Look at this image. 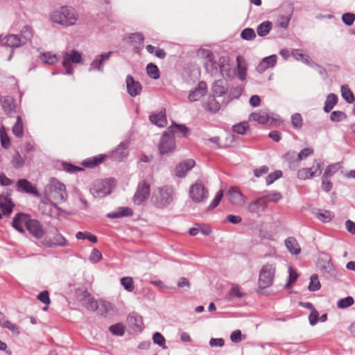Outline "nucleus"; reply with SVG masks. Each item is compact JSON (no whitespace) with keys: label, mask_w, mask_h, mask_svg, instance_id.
I'll list each match as a JSON object with an SVG mask.
<instances>
[{"label":"nucleus","mask_w":355,"mask_h":355,"mask_svg":"<svg viewBox=\"0 0 355 355\" xmlns=\"http://www.w3.org/2000/svg\"><path fill=\"white\" fill-rule=\"evenodd\" d=\"M266 203L268 202H277L282 198V195L278 191H272L263 196Z\"/></svg>","instance_id":"49530a36"},{"label":"nucleus","mask_w":355,"mask_h":355,"mask_svg":"<svg viewBox=\"0 0 355 355\" xmlns=\"http://www.w3.org/2000/svg\"><path fill=\"white\" fill-rule=\"evenodd\" d=\"M63 169L70 173H76L77 171H83V168L79 166H74L70 163L63 162L62 164Z\"/></svg>","instance_id":"69168bd1"},{"label":"nucleus","mask_w":355,"mask_h":355,"mask_svg":"<svg viewBox=\"0 0 355 355\" xmlns=\"http://www.w3.org/2000/svg\"><path fill=\"white\" fill-rule=\"evenodd\" d=\"M245 294L240 291L238 286H234L226 295V300L231 301L233 298H242Z\"/></svg>","instance_id":"37998d69"},{"label":"nucleus","mask_w":355,"mask_h":355,"mask_svg":"<svg viewBox=\"0 0 355 355\" xmlns=\"http://www.w3.org/2000/svg\"><path fill=\"white\" fill-rule=\"evenodd\" d=\"M272 28V23L266 21L260 24L257 28V34L261 37L267 35Z\"/></svg>","instance_id":"58836bf2"},{"label":"nucleus","mask_w":355,"mask_h":355,"mask_svg":"<svg viewBox=\"0 0 355 355\" xmlns=\"http://www.w3.org/2000/svg\"><path fill=\"white\" fill-rule=\"evenodd\" d=\"M12 164L13 167L15 168H21L24 164V160L22 157L20 155L19 152H17L12 157Z\"/></svg>","instance_id":"bf43d9fd"},{"label":"nucleus","mask_w":355,"mask_h":355,"mask_svg":"<svg viewBox=\"0 0 355 355\" xmlns=\"http://www.w3.org/2000/svg\"><path fill=\"white\" fill-rule=\"evenodd\" d=\"M354 298L351 296H347L339 300L337 302V306L339 309H346L354 304Z\"/></svg>","instance_id":"09e8293b"},{"label":"nucleus","mask_w":355,"mask_h":355,"mask_svg":"<svg viewBox=\"0 0 355 355\" xmlns=\"http://www.w3.org/2000/svg\"><path fill=\"white\" fill-rule=\"evenodd\" d=\"M204 108L211 112L216 113L220 109V103L216 100L214 96H209L206 101L203 103Z\"/></svg>","instance_id":"a878e982"},{"label":"nucleus","mask_w":355,"mask_h":355,"mask_svg":"<svg viewBox=\"0 0 355 355\" xmlns=\"http://www.w3.org/2000/svg\"><path fill=\"white\" fill-rule=\"evenodd\" d=\"M189 193L190 198L195 203L205 202L209 197V191L200 180L191 185Z\"/></svg>","instance_id":"39448f33"},{"label":"nucleus","mask_w":355,"mask_h":355,"mask_svg":"<svg viewBox=\"0 0 355 355\" xmlns=\"http://www.w3.org/2000/svg\"><path fill=\"white\" fill-rule=\"evenodd\" d=\"M338 102V97L334 94H329L326 99L324 111L327 113L329 112Z\"/></svg>","instance_id":"4c0bfd02"},{"label":"nucleus","mask_w":355,"mask_h":355,"mask_svg":"<svg viewBox=\"0 0 355 355\" xmlns=\"http://www.w3.org/2000/svg\"><path fill=\"white\" fill-rule=\"evenodd\" d=\"M127 92L132 97H135L140 94L142 90V86L139 81H136L131 75H128L125 80Z\"/></svg>","instance_id":"dca6fc26"},{"label":"nucleus","mask_w":355,"mask_h":355,"mask_svg":"<svg viewBox=\"0 0 355 355\" xmlns=\"http://www.w3.org/2000/svg\"><path fill=\"white\" fill-rule=\"evenodd\" d=\"M249 128V125L248 122L243 121L233 125L232 130L234 132H236L240 135H243L245 133L247 130Z\"/></svg>","instance_id":"4d7b16f0"},{"label":"nucleus","mask_w":355,"mask_h":355,"mask_svg":"<svg viewBox=\"0 0 355 355\" xmlns=\"http://www.w3.org/2000/svg\"><path fill=\"white\" fill-rule=\"evenodd\" d=\"M342 97L349 103L355 101L353 92L347 85H343L340 87Z\"/></svg>","instance_id":"c9c22d12"},{"label":"nucleus","mask_w":355,"mask_h":355,"mask_svg":"<svg viewBox=\"0 0 355 355\" xmlns=\"http://www.w3.org/2000/svg\"><path fill=\"white\" fill-rule=\"evenodd\" d=\"M82 304L88 310L94 311L95 306L96 305V300H95L89 294L86 293L80 300Z\"/></svg>","instance_id":"e433bc0d"},{"label":"nucleus","mask_w":355,"mask_h":355,"mask_svg":"<svg viewBox=\"0 0 355 355\" xmlns=\"http://www.w3.org/2000/svg\"><path fill=\"white\" fill-rule=\"evenodd\" d=\"M147 74L153 79L157 80L159 78V71L158 67L153 64L149 63L146 66Z\"/></svg>","instance_id":"c03bdc74"},{"label":"nucleus","mask_w":355,"mask_h":355,"mask_svg":"<svg viewBox=\"0 0 355 355\" xmlns=\"http://www.w3.org/2000/svg\"><path fill=\"white\" fill-rule=\"evenodd\" d=\"M14 204L12 203L11 198L5 196H0V220L3 216L8 217L12 212Z\"/></svg>","instance_id":"f3484780"},{"label":"nucleus","mask_w":355,"mask_h":355,"mask_svg":"<svg viewBox=\"0 0 355 355\" xmlns=\"http://www.w3.org/2000/svg\"><path fill=\"white\" fill-rule=\"evenodd\" d=\"M291 123L294 128L300 129L303 125L302 116L300 113H295L291 116Z\"/></svg>","instance_id":"6e6d98bb"},{"label":"nucleus","mask_w":355,"mask_h":355,"mask_svg":"<svg viewBox=\"0 0 355 355\" xmlns=\"http://www.w3.org/2000/svg\"><path fill=\"white\" fill-rule=\"evenodd\" d=\"M26 228L29 232V233L37 239H42L45 233L40 222H39L37 220L31 218L29 216Z\"/></svg>","instance_id":"ddd939ff"},{"label":"nucleus","mask_w":355,"mask_h":355,"mask_svg":"<svg viewBox=\"0 0 355 355\" xmlns=\"http://www.w3.org/2000/svg\"><path fill=\"white\" fill-rule=\"evenodd\" d=\"M103 157H101L100 158L93 157L92 159H88L83 161L82 164L85 167L93 168L101 164L103 161Z\"/></svg>","instance_id":"5fc2aeb1"},{"label":"nucleus","mask_w":355,"mask_h":355,"mask_svg":"<svg viewBox=\"0 0 355 355\" xmlns=\"http://www.w3.org/2000/svg\"><path fill=\"white\" fill-rule=\"evenodd\" d=\"M266 208L267 204L263 196L250 202L248 205V210L253 214L263 211Z\"/></svg>","instance_id":"6ab92c4d"},{"label":"nucleus","mask_w":355,"mask_h":355,"mask_svg":"<svg viewBox=\"0 0 355 355\" xmlns=\"http://www.w3.org/2000/svg\"><path fill=\"white\" fill-rule=\"evenodd\" d=\"M32 37V28L28 26H25L19 34L8 35L1 40V43L3 46L15 49L26 44L31 40Z\"/></svg>","instance_id":"7ed1b4c3"},{"label":"nucleus","mask_w":355,"mask_h":355,"mask_svg":"<svg viewBox=\"0 0 355 355\" xmlns=\"http://www.w3.org/2000/svg\"><path fill=\"white\" fill-rule=\"evenodd\" d=\"M212 91L215 94L221 96L227 92V87L223 80H218L214 83Z\"/></svg>","instance_id":"2f4dec72"},{"label":"nucleus","mask_w":355,"mask_h":355,"mask_svg":"<svg viewBox=\"0 0 355 355\" xmlns=\"http://www.w3.org/2000/svg\"><path fill=\"white\" fill-rule=\"evenodd\" d=\"M133 214L132 209L129 207H119L117 211L109 213L107 217L109 218H119L125 216H131Z\"/></svg>","instance_id":"c756f323"},{"label":"nucleus","mask_w":355,"mask_h":355,"mask_svg":"<svg viewBox=\"0 0 355 355\" xmlns=\"http://www.w3.org/2000/svg\"><path fill=\"white\" fill-rule=\"evenodd\" d=\"M153 340L154 343L162 347L163 349L166 348L165 345L166 340L164 337L159 332H156L153 334Z\"/></svg>","instance_id":"e2e57ef3"},{"label":"nucleus","mask_w":355,"mask_h":355,"mask_svg":"<svg viewBox=\"0 0 355 355\" xmlns=\"http://www.w3.org/2000/svg\"><path fill=\"white\" fill-rule=\"evenodd\" d=\"M50 19L53 23L63 26H70L76 24L78 14L74 8L70 6H62L51 13Z\"/></svg>","instance_id":"f03ea898"},{"label":"nucleus","mask_w":355,"mask_h":355,"mask_svg":"<svg viewBox=\"0 0 355 355\" xmlns=\"http://www.w3.org/2000/svg\"><path fill=\"white\" fill-rule=\"evenodd\" d=\"M250 119L259 123L265 124L269 120V116L265 111L253 112L250 114Z\"/></svg>","instance_id":"473e14b6"},{"label":"nucleus","mask_w":355,"mask_h":355,"mask_svg":"<svg viewBox=\"0 0 355 355\" xmlns=\"http://www.w3.org/2000/svg\"><path fill=\"white\" fill-rule=\"evenodd\" d=\"M128 322L129 326L135 331H140L142 329L143 320L142 317L136 313L130 314L128 317Z\"/></svg>","instance_id":"4be33fe9"},{"label":"nucleus","mask_w":355,"mask_h":355,"mask_svg":"<svg viewBox=\"0 0 355 355\" xmlns=\"http://www.w3.org/2000/svg\"><path fill=\"white\" fill-rule=\"evenodd\" d=\"M19 190L24 191L27 193H31L38 196L36 189L32 184L25 179L19 180L17 182Z\"/></svg>","instance_id":"cd10ccee"},{"label":"nucleus","mask_w":355,"mask_h":355,"mask_svg":"<svg viewBox=\"0 0 355 355\" xmlns=\"http://www.w3.org/2000/svg\"><path fill=\"white\" fill-rule=\"evenodd\" d=\"M237 76L241 80H244L247 76V64L241 55L236 57Z\"/></svg>","instance_id":"393cba45"},{"label":"nucleus","mask_w":355,"mask_h":355,"mask_svg":"<svg viewBox=\"0 0 355 355\" xmlns=\"http://www.w3.org/2000/svg\"><path fill=\"white\" fill-rule=\"evenodd\" d=\"M342 20L347 26H351L355 21V14L352 12L344 13L342 16Z\"/></svg>","instance_id":"338daca9"},{"label":"nucleus","mask_w":355,"mask_h":355,"mask_svg":"<svg viewBox=\"0 0 355 355\" xmlns=\"http://www.w3.org/2000/svg\"><path fill=\"white\" fill-rule=\"evenodd\" d=\"M150 184L147 182H139L133 196L134 203L137 205H141L150 196Z\"/></svg>","instance_id":"9b49d317"},{"label":"nucleus","mask_w":355,"mask_h":355,"mask_svg":"<svg viewBox=\"0 0 355 355\" xmlns=\"http://www.w3.org/2000/svg\"><path fill=\"white\" fill-rule=\"evenodd\" d=\"M128 144L127 142H121L114 152V156L119 159H123L128 155Z\"/></svg>","instance_id":"72a5a7b5"},{"label":"nucleus","mask_w":355,"mask_h":355,"mask_svg":"<svg viewBox=\"0 0 355 355\" xmlns=\"http://www.w3.org/2000/svg\"><path fill=\"white\" fill-rule=\"evenodd\" d=\"M0 140L1 146L7 149L10 146V140L6 131L4 126L0 128Z\"/></svg>","instance_id":"a18cd8bd"},{"label":"nucleus","mask_w":355,"mask_h":355,"mask_svg":"<svg viewBox=\"0 0 355 355\" xmlns=\"http://www.w3.org/2000/svg\"><path fill=\"white\" fill-rule=\"evenodd\" d=\"M167 131L172 135L175 133H179L184 137H187L190 133V130L185 125L177 123H173L168 128Z\"/></svg>","instance_id":"b1692460"},{"label":"nucleus","mask_w":355,"mask_h":355,"mask_svg":"<svg viewBox=\"0 0 355 355\" xmlns=\"http://www.w3.org/2000/svg\"><path fill=\"white\" fill-rule=\"evenodd\" d=\"M112 54V52L109 51V52L104 53L96 55L95 57V58L93 60V61L92 62V63L89 67V71L97 70L98 71L102 72L103 71V67H104L105 62L110 58V56Z\"/></svg>","instance_id":"2eb2a0df"},{"label":"nucleus","mask_w":355,"mask_h":355,"mask_svg":"<svg viewBox=\"0 0 355 355\" xmlns=\"http://www.w3.org/2000/svg\"><path fill=\"white\" fill-rule=\"evenodd\" d=\"M102 259L101 252L96 248H94L89 256V260L92 263H97Z\"/></svg>","instance_id":"774afa93"},{"label":"nucleus","mask_w":355,"mask_h":355,"mask_svg":"<svg viewBox=\"0 0 355 355\" xmlns=\"http://www.w3.org/2000/svg\"><path fill=\"white\" fill-rule=\"evenodd\" d=\"M67 246L68 242L66 239L58 232H56L52 241H50L49 246Z\"/></svg>","instance_id":"f704fd0d"},{"label":"nucleus","mask_w":355,"mask_h":355,"mask_svg":"<svg viewBox=\"0 0 355 355\" xmlns=\"http://www.w3.org/2000/svg\"><path fill=\"white\" fill-rule=\"evenodd\" d=\"M28 215L19 213L13 218L12 226L21 233L24 232L23 226L26 225Z\"/></svg>","instance_id":"412c9836"},{"label":"nucleus","mask_w":355,"mask_h":355,"mask_svg":"<svg viewBox=\"0 0 355 355\" xmlns=\"http://www.w3.org/2000/svg\"><path fill=\"white\" fill-rule=\"evenodd\" d=\"M330 168H326L322 178V189L326 192H329L333 187L332 182L329 180L328 175L330 174Z\"/></svg>","instance_id":"79ce46f5"},{"label":"nucleus","mask_w":355,"mask_h":355,"mask_svg":"<svg viewBox=\"0 0 355 355\" xmlns=\"http://www.w3.org/2000/svg\"><path fill=\"white\" fill-rule=\"evenodd\" d=\"M110 331L116 336H121L124 334V327L122 324L117 323L113 325H111L109 328Z\"/></svg>","instance_id":"13d9d810"},{"label":"nucleus","mask_w":355,"mask_h":355,"mask_svg":"<svg viewBox=\"0 0 355 355\" xmlns=\"http://www.w3.org/2000/svg\"><path fill=\"white\" fill-rule=\"evenodd\" d=\"M282 176V172L281 171H275L273 173H270L266 178V184L270 185L272 184L276 180L279 179Z\"/></svg>","instance_id":"0e129e2a"},{"label":"nucleus","mask_w":355,"mask_h":355,"mask_svg":"<svg viewBox=\"0 0 355 355\" xmlns=\"http://www.w3.org/2000/svg\"><path fill=\"white\" fill-rule=\"evenodd\" d=\"M318 267L326 279H332L336 278L337 271L331 262V258L328 256H325V257L319 260Z\"/></svg>","instance_id":"9d476101"},{"label":"nucleus","mask_w":355,"mask_h":355,"mask_svg":"<svg viewBox=\"0 0 355 355\" xmlns=\"http://www.w3.org/2000/svg\"><path fill=\"white\" fill-rule=\"evenodd\" d=\"M321 287L320 283L318 279V276L316 274H313L311 276L310 283L309 285V290L310 291H318Z\"/></svg>","instance_id":"de8ad7c7"},{"label":"nucleus","mask_w":355,"mask_h":355,"mask_svg":"<svg viewBox=\"0 0 355 355\" xmlns=\"http://www.w3.org/2000/svg\"><path fill=\"white\" fill-rule=\"evenodd\" d=\"M316 215L318 218L323 223L330 221L334 217V214L328 210L320 211Z\"/></svg>","instance_id":"3c124183"},{"label":"nucleus","mask_w":355,"mask_h":355,"mask_svg":"<svg viewBox=\"0 0 355 355\" xmlns=\"http://www.w3.org/2000/svg\"><path fill=\"white\" fill-rule=\"evenodd\" d=\"M227 196L230 202L236 206L241 207L244 205L247 201V198L243 195L239 189L236 187H230L227 191Z\"/></svg>","instance_id":"4468645a"},{"label":"nucleus","mask_w":355,"mask_h":355,"mask_svg":"<svg viewBox=\"0 0 355 355\" xmlns=\"http://www.w3.org/2000/svg\"><path fill=\"white\" fill-rule=\"evenodd\" d=\"M175 196L174 187L171 185H164L154 189L151 202L156 208L164 209L172 203Z\"/></svg>","instance_id":"f257e3e1"},{"label":"nucleus","mask_w":355,"mask_h":355,"mask_svg":"<svg viewBox=\"0 0 355 355\" xmlns=\"http://www.w3.org/2000/svg\"><path fill=\"white\" fill-rule=\"evenodd\" d=\"M176 148L175 139L173 135L168 131L164 132L160 138L158 149L160 155H168L173 153Z\"/></svg>","instance_id":"0eeeda50"},{"label":"nucleus","mask_w":355,"mask_h":355,"mask_svg":"<svg viewBox=\"0 0 355 355\" xmlns=\"http://www.w3.org/2000/svg\"><path fill=\"white\" fill-rule=\"evenodd\" d=\"M292 55L296 60H301L306 64L311 65L313 62L308 55L303 53L300 49L294 50Z\"/></svg>","instance_id":"ea45409f"},{"label":"nucleus","mask_w":355,"mask_h":355,"mask_svg":"<svg viewBox=\"0 0 355 355\" xmlns=\"http://www.w3.org/2000/svg\"><path fill=\"white\" fill-rule=\"evenodd\" d=\"M196 162L192 159H189L179 163L175 169V175L178 178H184L187 173L194 167Z\"/></svg>","instance_id":"a211bd4d"},{"label":"nucleus","mask_w":355,"mask_h":355,"mask_svg":"<svg viewBox=\"0 0 355 355\" xmlns=\"http://www.w3.org/2000/svg\"><path fill=\"white\" fill-rule=\"evenodd\" d=\"M62 65L66 69V74L71 75L73 73L71 63L78 64L82 61L81 54L76 51L71 50L63 53Z\"/></svg>","instance_id":"6e6552de"},{"label":"nucleus","mask_w":355,"mask_h":355,"mask_svg":"<svg viewBox=\"0 0 355 355\" xmlns=\"http://www.w3.org/2000/svg\"><path fill=\"white\" fill-rule=\"evenodd\" d=\"M275 273V267L272 264L264 265L260 272L259 277V287L265 289L270 287L273 282Z\"/></svg>","instance_id":"423d86ee"},{"label":"nucleus","mask_w":355,"mask_h":355,"mask_svg":"<svg viewBox=\"0 0 355 355\" xmlns=\"http://www.w3.org/2000/svg\"><path fill=\"white\" fill-rule=\"evenodd\" d=\"M110 192L107 183L101 180H95L90 189V193L94 198H103Z\"/></svg>","instance_id":"f8f14e48"},{"label":"nucleus","mask_w":355,"mask_h":355,"mask_svg":"<svg viewBox=\"0 0 355 355\" xmlns=\"http://www.w3.org/2000/svg\"><path fill=\"white\" fill-rule=\"evenodd\" d=\"M347 118L345 113L341 111H334L330 115V119L334 122H340Z\"/></svg>","instance_id":"680f3d73"},{"label":"nucleus","mask_w":355,"mask_h":355,"mask_svg":"<svg viewBox=\"0 0 355 355\" xmlns=\"http://www.w3.org/2000/svg\"><path fill=\"white\" fill-rule=\"evenodd\" d=\"M205 67L206 71L212 76L218 73L217 61L215 60L214 54L210 51L207 55Z\"/></svg>","instance_id":"aec40b11"},{"label":"nucleus","mask_w":355,"mask_h":355,"mask_svg":"<svg viewBox=\"0 0 355 355\" xmlns=\"http://www.w3.org/2000/svg\"><path fill=\"white\" fill-rule=\"evenodd\" d=\"M12 132L16 137L19 138L22 137L24 135L23 122L20 116H17V117L16 123L12 127Z\"/></svg>","instance_id":"a19ab883"},{"label":"nucleus","mask_w":355,"mask_h":355,"mask_svg":"<svg viewBox=\"0 0 355 355\" xmlns=\"http://www.w3.org/2000/svg\"><path fill=\"white\" fill-rule=\"evenodd\" d=\"M241 37L245 40H251L256 37V34L252 28H247L242 31Z\"/></svg>","instance_id":"052dcab7"},{"label":"nucleus","mask_w":355,"mask_h":355,"mask_svg":"<svg viewBox=\"0 0 355 355\" xmlns=\"http://www.w3.org/2000/svg\"><path fill=\"white\" fill-rule=\"evenodd\" d=\"M41 60L46 64H53L58 61V58L55 54H52L50 52L44 53L40 56Z\"/></svg>","instance_id":"864d4df0"},{"label":"nucleus","mask_w":355,"mask_h":355,"mask_svg":"<svg viewBox=\"0 0 355 355\" xmlns=\"http://www.w3.org/2000/svg\"><path fill=\"white\" fill-rule=\"evenodd\" d=\"M45 192L50 198L59 202H64L67 199L65 185L55 178L51 179L45 188Z\"/></svg>","instance_id":"20e7f679"},{"label":"nucleus","mask_w":355,"mask_h":355,"mask_svg":"<svg viewBox=\"0 0 355 355\" xmlns=\"http://www.w3.org/2000/svg\"><path fill=\"white\" fill-rule=\"evenodd\" d=\"M322 163L319 159H315L313 166L309 168H302L297 171V177L300 180H307L318 177L322 173Z\"/></svg>","instance_id":"1a4fd4ad"},{"label":"nucleus","mask_w":355,"mask_h":355,"mask_svg":"<svg viewBox=\"0 0 355 355\" xmlns=\"http://www.w3.org/2000/svg\"><path fill=\"white\" fill-rule=\"evenodd\" d=\"M149 120L152 123L159 127H165L167 124L165 110L161 111L157 114H151L149 116Z\"/></svg>","instance_id":"bb28decb"},{"label":"nucleus","mask_w":355,"mask_h":355,"mask_svg":"<svg viewBox=\"0 0 355 355\" xmlns=\"http://www.w3.org/2000/svg\"><path fill=\"white\" fill-rule=\"evenodd\" d=\"M112 309L111 304L105 300L96 301L94 311H96L98 314L104 315L107 314Z\"/></svg>","instance_id":"7c9ffc66"},{"label":"nucleus","mask_w":355,"mask_h":355,"mask_svg":"<svg viewBox=\"0 0 355 355\" xmlns=\"http://www.w3.org/2000/svg\"><path fill=\"white\" fill-rule=\"evenodd\" d=\"M121 284L123 288L128 292H132L134 288V282L132 277H124L121 279Z\"/></svg>","instance_id":"603ef678"},{"label":"nucleus","mask_w":355,"mask_h":355,"mask_svg":"<svg viewBox=\"0 0 355 355\" xmlns=\"http://www.w3.org/2000/svg\"><path fill=\"white\" fill-rule=\"evenodd\" d=\"M0 324L2 327L7 328L10 331H11L14 335L17 336L19 334V327L17 324L12 323L10 321H9V320L0 321Z\"/></svg>","instance_id":"8fccbe9b"},{"label":"nucleus","mask_w":355,"mask_h":355,"mask_svg":"<svg viewBox=\"0 0 355 355\" xmlns=\"http://www.w3.org/2000/svg\"><path fill=\"white\" fill-rule=\"evenodd\" d=\"M287 250L293 254H298L301 252L300 245L295 237L290 236L285 240Z\"/></svg>","instance_id":"c85d7f7f"},{"label":"nucleus","mask_w":355,"mask_h":355,"mask_svg":"<svg viewBox=\"0 0 355 355\" xmlns=\"http://www.w3.org/2000/svg\"><path fill=\"white\" fill-rule=\"evenodd\" d=\"M277 63V56L272 55L264 58L262 61L258 64L257 70L259 73H262L267 69L273 67Z\"/></svg>","instance_id":"5701e85b"}]
</instances>
